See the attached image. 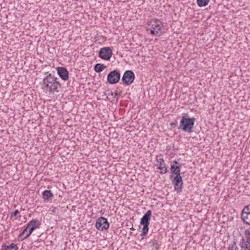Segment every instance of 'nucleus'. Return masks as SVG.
Returning <instances> with one entry per match:
<instances>
[{
    "label": "nucleus",
    "instance_id": "nucleus-25",
    "mask_svg": "<svg viewBox=\"0 0 250 250\" xmlns=\"http://www.w3.org/2000/svg\"><path fill=\"white\" fill-rule=\"evenodd\" d=\"M173 164H174V165H180L177 161H173Z\"/></svg>",
    "mask_w": 250,
    "mask_h": 250
},
{
    "label": "nucleus",
    "instance_id": "nucleus-8",
    "mask_svg": "<svg viewBox=\"0 0 250 250\" xmlns=\"http://www.w3.org/2000/svg\"><path fill=\"white\" fill-rule=\"evenodd\" d=\"M112 55L111 49L108 47L101 48L99 51V56L104 60H109Z\"/></svg>",
    "mask_w": 250,
    "mask_h": 250
},
{
    "label": "nucleus",
    "instance_id": "nucleus-4",
    "mask_svg": "<svg viewBox=\"0 0 250 250\" xmlns=\"http://www.w3.org/2000/svg\"><path fill=\"white\" fill-rule=\"evenodd\" d=\"M246 238H242L240 243L241 250H250V230H245Z\"/></svg>",
    "mask_w": 250,
    "mask_h": 250
},
{
    "label": "nucleus",
    "instance_id": "nucleus-13",
    "mask_svg": "<svg viewBox=\"0 0 250 250\" xmlns=\"http://www.w3.org/2000/svg\"><path fill=\"white\" fill-rule=\"evenodd\" d=\"M151 214V211L148 210L141 219L140 224L149 225Z\"/></svg>",
    "mask_w": 250,
    "mask_h": 250
},
{
    "label": "nucleus",
    "instance_id": "nucleus-3",
    "mask_svg": "<svg viewBox=\"0 0 250 250\" xmlns=\"http://www.w3.org/2000/svg\"><path fill=\"white\" fill-rule=\"evenodd\" d=\"M43 83L50 92H58L57 89L59 83L57 81V78L51 74H49L43 79Z\"/></svg>",
    "mask_w": 250,
    "mask_h": 250
},
{
    "label": "nucleus",
    "instance_id": "nucleus-24",
    "mask_svg": "<svg viewBox=\"0 0 250 250\" xmlns=\"http://www.w3.org/2000/svg\"><path fill=\"white\" fill-rule=\"evenodd\" d=\"M19 213V211L18 210H15L13 212L11 213V217H16L17 215Z\"/></svg>",
    "mask_w": 250,
    "mask_h": 250
},
{
    "label": "nucleus",
    "instance_id": "nucleus-15",
    "mask_svg": "<svg viewBox=\"0 0 250 250\" xmlns=\"http://www.w3.org/2000/svg\"><path fill=\"white\" fill-rule=\"evenodd\" d=\"M18 247L17 245L14 243L11 244L9 246L3 244L1 246V250H18Z\"/></svg>",
    "mask_w": 250,
    "mask_h": 250
},
{
    "label": "nucleus",
    "instance_id": "nucleus-23",
    "mask_svg": "<svg viewBox=\"0 0 250 250\" xmlns=\"http://www.w3.org/2000/svg\"><path fill=\"white\" fill-rule=\"evenodd\" d=\"M250 205H248L247 206H246L243 209L242 212H246V213H250V209H249V207H250Z\"/></svg>",
    "mask_w": 250,
    "mask_h": 250
},
{
    "label": "nucleus",
    "instance_id": "nucleus-16",
    "mask_svg": "<svg viewBox=\"0 0 250 250\" xmlns=\"http://www.w3.org/2000/svg\"><path fill=\"white\" fill-rule=\"evenodd\" d=\"M249 214H250V213L245 212L241 213V219L244 223L248 225H250V220L249 218Z\"/></svg>",
    "mask_w": 250,
    "mask_h": 250
},
{
    "label": "nucleus",
    "instance_id": "nucleus-27",
    "mask_svg": "<svg viewBox=\"0 0 250 250\" xmlns=\"http://www.w3.org/2000/svg\"><path fill=\"white\" fill-rule=\"evenodd\" d=\"M170 124H171V125H176V123H171Z\"/></svg>",
    "mask_w": 250,
    "mask_h": 250
},
{
    "label": "nucleus",
    "instance_id": "nucleus-12",
    "mask_svg": "<svg viewBox=\"0 0 250 250\" xmlns=\"http://www.w3.org/2000/svg\"><path fill=\"white\" fill-rule=\"evenodd\" d=\"M57 72L60 78L63 81H66L68 78V72L67 69L62 67L57 68Z\"/></svg>",
    "mask_w": 250,
    "mask_h": 250
},
{
    "label": "nucleus",
    "instance_id": "nucleus-7",
    "mask_svg": "<svg viewBox=\"0 0 250 250\" xmlns=\"http://www.w3.org/2000/svg\"><path fill=\"white\" fill-rule=\"evenodd\" d=\"M135 75L131 70H127L125 71L122 77V81L126 85L131 84L134 81Z\"/></svg>",
    "mask_w": 250,
    "mask_h": 250
},
{
    "label": "nucleus",
    "instance_id": "nucleus-1",
    "mask_svg": "<svg viewBox=\"0 0 250 250\" xmlns=\"http://www.w3.org/2000/svg\"><path fill=\"white\" fill-rule=\"evenodd\" d=\"M181 165H175L173 164L170 167L171 173L170 178L174 185V189L178 192H181L183 184L182 177L180 175Z\"/></svg>",
    "mask_w": 250,
    "mask_h": 250
},
{
    "label": "nucleus",
    "instance_id": "nucleus-2",
    "mask_svg": "<svg viewBox=\"0 0 250 250\" xmlns=\"http://www.w3.org/2000/svg\"><path fill=\"white\" fill-rule=\"evenodd\" d=\"M187 113L183 114L182 119L180 121L179 128L182 130L191 133L193 132V126L195 121V118L194 117L188 118Z\"/></svg>",
    "mask_w": 250,
    "mask_h": 250
},
{
    "label": "nucleus",
    "instance_id": "nucleus-11",
    "mask_svg": "<svg viewBox=\"0 0 250 250\" xmlns=\"http://www.w3.org/2000/svg\"><path fill=\"white\" fill-rule=\"evenodd\" d=\"M162 26V23L158 24L155 22V23L152 24L151 28L149 29L150 34L153 35H160Z\"/></svg>",
    "mask_w": 250,
    "mask_h": 250
},
{
    "label": "nucleus",
    "instance_id": "nucleus-21",
    "mask_svg": "<svg viewBox=\"0 0 250 250\" xmlns=\"http://www.w3.org/2000/svg\"><path fill=\"white\" fill-rule=\"evenodd\" d=\"M229 250H238V247L236 246L235 242H234L232 244H230L228 248Z\"/></svg>",
    "mask_w": 250,
    "mask_h": 250
},
{
    "label": "nucleus",
    "instance_id": "nucleus-22",
    "mask_svg": "<svg viewBox=\"0 0 250 250\" xmlns=\"http://www.w3.org/2000/svg\"><path fill=\"white\" fill-rule=\"evenodd\" d=\"M59 210L58 208L57 207H52L49 211L51 212V213L55 214L57 212V211Z\"/></svg>",
    "mask_w": 250,
    "mask_h": 250
},
{
    "label": "nucleus",
    "instance_id": "nucleus-18",
    "mask_svg": "<svg viewBox=\"0 0 250 250\" xmlns=\"http://www.w3.org/2000/svg\"><path fill=\"white\" fill-rule=\"evenodd\" d=\"M143 226V229H142V233L141 234V236L143 237V238H144V237H146V235L147 234V232L148 231V226L149 225H145V224H141Z\"/></svg>",
    "mask_w": 250,
    "mask_h": 250
},
{
    "label": "nucleus",
    "instance_id": "nucleus-9",
    "mask_svg": "<svg viewBox=\"0 0 250 250\" xmlns=\"http://www.w3.org/2000/svg\"><path fill=\"white\" fill-rule=\"evenodd\" d=\"M40 225V221H39L37 219H33L32 220L30 221L27 226V228H29V232L27 233L25 237H28V236H29L32 233L33 231L35 230L36 229L39 228Z\"/></svg>",
    "mask_w": 250,
    "mask_h": 250
},
{
    "label": "nucleus",
    "instance_id": "nucleus-28",
    "mask_svg": "<svg viewBox=\"0 0 250 250\" xmlns=\"http://www.w3.org/2000/svg\"><path fill=\"white\" fill-rule=\"evenodd\" d=\"M130 229H131V230H135V229H134L133 228H131Z\"/></svg>",
    "mask_w": 250,
    "mask_h": 250
},
{
    "label": "nucleus",
    "instance_id": "nucleus-20",
    "mask_svg": "<svg viewBox=\"0 0 250 250\" xmlns=\"http://www.w3.org/2000/svg\"><path fill=\"white\" fill-rule=\"evenodd\" d=\"M29 228H27V226L22 231V232L21 233L19 236V238L20 239H21V240H23L25 238H26L27 237H25V235H26L27 233H26V232H27V229H28Z\"/></svg>",
    "mask_w": 250,
    "mask_h": 250
},
{
    "label": "nucleus",
    "instance_id": "nucleus-5",
    "mask_svg": "<svg viewBox=\"0 0 250 250\" xmlns=\"http://www.w3.org/2000/svg\"><path fill=\"white\" fill-rule=\"evenodd\" d=\"M121 75L119 70H114L111 71L107 77V81L110 84H115L118 83Z\"/></svg>",
    "mask_w": 250,
    "mask_h": 250
},
{
    "label": "nucleus",
    "instance_id": "nucleus-14",
    "mask_svg": "<svg viewBox=\"0 0 250 250\" xmlns=\"http://www.w3.org/2000/svg\"><path fill=\"white\" fill-rule=\"evenodd\" d=\"M42 198L45 201H50L53 197V194L50 190H45L42 193Z\"/></svg>",
    "mask_w": 250,
    "mask_h": 250
},
{
    "label": "nucleus",
    "instance_id": "nucleus-26",
    "mask_svg": "<svg viewBox=\"0 0 250 250\" xmlns=\"http://www.w3.org/2000/svg\"><path fill=\"white\" fill-rule=\"evenodd\" d=\"M114 92H111V95L112 96H114ZM115 95H117V93H115Z\"/></svg>",
    "mask_w": 250,
    "mask_h": 250
},
{
    "label": "nucleus",
    "instance_id": "nucleus-17",
    "mask_svg": "<svg viewBox=\"0 0 250 250\" xmlns=\"http://www.w3.org/2000/svg\"><path fill=\"white\" fill-rule=\"evenodd\" d=\"M105 67L106 66L104 65L103 64L97 63L95 65L94 69L96 72L100 73L102 72Z\"/></svg>",
    "mask_w": 250,
    "mask_h": 250
},
{
    "label": "nucleus",
    "instance_id": "nucleus-6",
    "mask_svg": "<svg viewBox=\"0 0 250 250\" xmlns=\"http://www.w3.org/2000/svg\"><path fill=\"white\" fill-rule=\"evenodd\" d=\"M109 223L106 218L104 217H100L97 221L95 224V227L97 229L103 231L106 230L109 228Z\"/></svg>",
    "mask_w": 250,
    "mask_h": 250
},
{
    "label": "nucleus",
    "instance_id": "nucleus-19",
    "mask_svg": "<svg viewBox=\"0 0 250 250\" xmlns=\"http://www.w3.org/2000/svg\"><path fill=\"white\" fill-rule=\"evenodd\" d=\"M209 0H197V4L199 7H204L208 5Z\"/></svg>",
    "mask_w": 250,
    "mask_h": 250
},
{
    "label": "nucleus",
    "instance_id": "nucleus-10",
    "mask_svg": "<svg viewBox=\"0 0 250 250\" xmlns=\"http://www.w3.org/2000/svg\"><path fill=\"white\" fill-rule=\"evenodd\" d=\"M163 157L162 154L156 156V161L159 164L158 169L160 170V173L161 174H165L168 172V169L165 165Z\"/></svg>",
    "mask_w": 250,
    "mask_h": 250
}]
</instances>
